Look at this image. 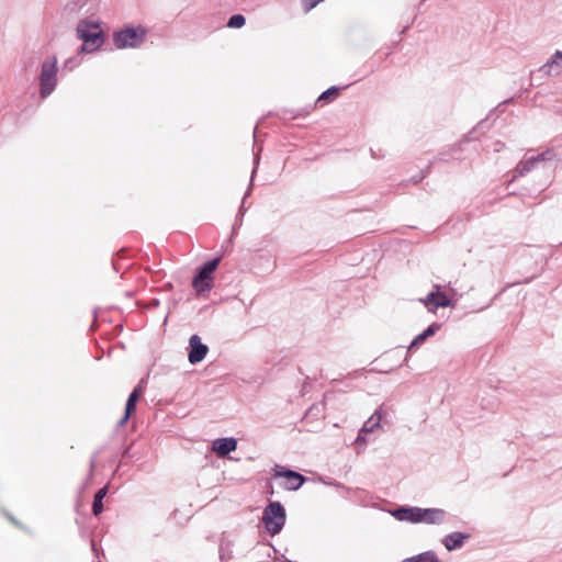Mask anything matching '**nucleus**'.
<instances>
[{"mask_svg": "<svg viewBox=\"0 0 562 562\" xmlns=\"http://www.w3.org/2000/svg\"><path fill=\"white\" fill-rule=\"evenodd\" d=\"M245 23H246V19L244 15L234 14L229 18V20L227 22V26L233 27V29H239V27L244 26Z\"/></svg>", "mask_w": 562, "mask_h": 562, "instance_id": "20", "label": "nucleus"}, {"mask_svg": "<svg viewBox=\"0 0 562 562\" xmlns=\"http://www.w3.org/2000/svg\"><path fill=\"white\" fill-rule=\"evenodd\" d=\"M221 261V258H214L212 260L206 261L203 266H201L193 278L192 286L196 291L198 294H202L205 291L211 290L210 280L212 278L213 272L216 270Z\"/></svg>", "mask_w": 562, "mask_h": 562, "instance_id": "3", "label": "nucleus"}, {"mask_svg": "<svg viewBox=\"0 0 562 562\" xmlns=\"http://www.w3.org/2000/svg\"><path fill=\"white\" fill-rule=\"evenodd\" d=\"M189 346L190 350L188 359L191 364L201 362L209 351V347L202 344L201 338L198 335H192L190 337Z\"/></svg>", "mask_w": 562, "mask_h": 562, "instance_id": "8", "label": "nucleus"}, {"mask_svg": "<svg viewBox=\"0 0 562 562\" xmlns=\"http://www.w3.org/2000/svg\"><path fill=\"white\" fill-rule=\"evenodd\" d=\"M339 90L340 89L337 87H330L318 97L317 102L326 101L331 97L338 95Z\"/></svg>", "mask_w": 562, "mask_h": 562, "instance_id": "21", "label": "nucleus"}, {"mask_svg": "<svg viewBox=\"0 0 562 562\" xmlns=\"http://www.w3.org/2000/svg\"><path fill=\"white\" fill-rule=\"evenodd\" d=\"M56 60H45L42 65L40 85L42 98H47L56 86Z\"/></svg>", "mask_w": 562, "mask_h": 562, "instance_id": "5", "label": "nucleus"}, {"mask_svg": "<svg viewBox=\"0 0 562 562\" xmlns=\"http://www.w3.org/2000/svg\"><path fill=\"white\" fill-rule=\"evenodd\" d=\"M285 519V509L279 502H271L262 514V522L271 536H276L282 530Z\"/></svg>", "mask_w": 562, "mask_h": 562, "instance_id": "2", "label": "nucleus"}, {"mask_svg": "<svg viewBox=\"0 0 562 562\" xmlns=\"http://www.w3.org/2000/svg\"><path fill=\"white\" fill-rule=\"evenodd\" d=\"M145 30L125 29L114 34L113 41L117 48L138 47L145 41Z\"/></svg>", "mask_w": 562, "mask_h": 562, "instance_id": "4", "label": "nucleus"}, {"mask_svg": "<svg viewBox=\"0 0 562 562\" xmlns=\"http://www.w3.org/2000/svg\"><path fill=\"white\" fill-rule=\"evenodd\" d=\"M151 304H153V305H158V301H157V300H154Z\"/></svg>", "mask_w": 562, "mask_h": 562, "instance_id": "25", "label": "nucleus"}, {"mask_svg": "<svg viewBox=\"0 0 562 562\" xmlns=\"http://www.w3.org/2000/svg\"><path fill=\"white\" fill-rule=\"evenodd\" d=\"M366 435H367V434L361 432V430H360V431H359V434H358V436H357V438H356V440H355V443H356L357 446H363V445H366V443H367Z\"/></svg>", "mask_w": 562, "mask_h": 562, "instance_id": "23", "label": "nucleus"}, {"mask_svg": "<svg viewBox=\"0 0 562 562\" xmlns=\"http://www.w3.org/2000/svg\"><path fill=\"white\" fill-rule=\"evenodd\" d=\"M536 164H538V162H537L535 156H532L524 161H520L516 167L517 175L518 176L527 175L535 168Z\"/></svg>", "mask_w": 562, "mask_h": 562, "instance_id": "19", "label": "nucleus"}, {"mask_svg": "<svg viewBox=\"0 0 562 562\" xmlns=\"http://www.w3.org/2000/svg\"><path fill=\"white\" fill-rule=\"evenodd\" d=\"M76 33L79 40L83 42L81 52H94L103 44V33L99 24L87 20L77 24Z\"/></svg>", "mask_w": 562, "mask_h": 562, "instance_id": "1", "label": "nucleus"}, {"mask_svg": "<svg viewBox=\"0 0 562 562\" xmlns=\"http://www.w3.org/2000/svg\"><path fill=\"white\" fill-rule=\"evenodd\" d=\"M146 380L142 379L137 386L132 391L130 394L126 405H125V414L124 416L119 420L117 425L123 426L127 423L128 418L133 414V412L136 409L137 402L139 397L143 395L145 390Z\"/></svg>", "mask_w": 562, "mask_h": 562, "instance_id": "6", "label": "nucleus"}, {"mask_svg": "<svg viewBox=\"0 0 562 562\" xmlns=\"http://www.w3.org/2000/svg\"><path fill=\"white\" fill-rule=\"evenodd\" d=\"M382 419L381 409L375 411V413L363 424L361 427V432L370 434L375 428L380 426Z\"/></svg>", "mask_w": 562, "mask_h": 562, "instance_id": "16", "label": "nucleus"}, {"mask_svg": "<svg viewBox=\"0 0 562 562\" xmlns=\"http://www.w3.org/2000/svg\"><path fill=\"white\" fill-rule=\"evenodd\" d=\"M422 512L423 508L420 507H407V506H401L396 508L392 515L403 521H409L413 524L422 522Z\"/></svg>", "mask_w": 562, "mask_h": 562, "instance_id": "9", "label": "nucleus"}, {"mask_svg": "<svg viewBox=\"0 0 562 562\" xmlns=\"http://www.w3.org/2000/svg\"><path fill=\"white\" fill-rule=\"evenodd\" d=\"M437 291L430 292L422 302L426 307H428L429 311H432L430 308V305H432L435 308L438 307H448L451 305V301L448 299V296L439 291V285H436Z\"/></svg>", "mask_w": 562, "mask_h": 562, "instance_id": "10", "label": "nucleus"}, {"mask_svg": "<svg viewBox=\"0 0 562 562\" xmlns=\"http://www.w3.org/2000/svg\"><path fill=\"white\" fill-rule=\"evenodd\" d=\"M108 493V488L106 486L100 488L95 495H94V499H93V503H92V513L98 516L102 513L103 510V498L105 497Z\"/></svg>", "mask_w": 562, "mask_h": 562, "instance_id": "17", "label": "nucleus"}, {"mask_svg": "<svg viewBox=\"0 0 562 562\" xmlns=\"http://www.w3.org/2000/svg\"><path fill=\"white\" fill-rule=\"evenodd\" d=\"M10 519L14 525L20 526L19 522L13 517H10Z\"/></svg>", "mask_w": 562, "mask_h": 562, "instance_id": "24", "label": "nucleus"}, {"mask_svg": "<svg viewBox=\"0 0 562 562\" xmlns=\"http://www.w3.org/2000/svg\"><path fill=\"white\" fill-rule=\"evenodd\" d=\"M447 513L440 508H423L422 522L440 525L445 521Z\"/></svg>", "mask_w": 562, "mask_h": 562, "instance_id": "12", "label": "nucleus"}, {"mask_svg": "<svg viewBox=\"0 0 562 562\" xmlns=\"http://www.w3.org/2000/svg\"><path fill=\"white\" fill-rule=\"evenodd\" d=\"M237 448V440L235 438H218L212 442V450L218 457H226L232 451H235Z\"/></svg>", "mask_w": 562, "mask_h": 562, "instance_id": "11", "label": "nucleus"}, {"mask_svg": "<svg viewBox=\"0 0 562 562\" xmlns=\"http://www.w3.org/2000/svg\"><path fill=\"white\" fill-rule=\"evenodd\" d=\"M468 535L462 532H452L446 536L443 540V544L448 551H452L459 549L463 546L464 540L468 538Z\"/></svg>", "mask_w": 562, "mask_h": 562, "instance_id": "14", "label": "nucleus"}, {"mask_svg": "<svg viewBox=\"0 0 562 562\" xmlns=\"http://www.w3.org/2000/svg\"><path fill=\"white\" fill-rule=\"evenodd\" d=\"M403 562H439V559L434 551H426L417 555L404 559Z\"/></svg>", "mask_w": 562, "mask_h": 562, "instance_id": "18", "label": "nucleus"}, {"mask_svg": "<svg viewBox=\"0 0 562 562\" xmlns=\"http://www.w3.org/2000/svg\"><path fill=\"white\" fill-rule=\"evenodd\" d=\"M274 475L277 477H284L286 480L284 488L288 491L299 490L306 481V477L303 476L301 473L279 467H277Z\"/></svg>", "mask_w": 562, "mask_h": 562, "instance_id": "7", "label": "nucleus"}, {"mask_svg": "<svg viewBox=\"0 0 562 562\" xmlns=\"http://www.w3.org/2000/svg\"><path fill=\"white\" fill-rule=\"evenodd\" d=\"M541 69L549 76L560 75L562 72V52L557 50Z\"/></svg>", "mask_w": 562, "mask_h": 562, "instance_id": "13", "label": "nucleus"}, {"mask_svg": "<svg viewBox=\"0 0 562 562\" xmlns=\"http://www.w3.org/2000/svg\"><path fill=\"white\" fill-rule=\"evenodd\" d=\"M440 328V325L437 323H432L430 326H428L422 334L417 335L414 340L411 342L408 350L424 344V341L435 335V333Z\"/></svg>", "mask_w": 562, "mask_h": 562, "instance_id": "15", "label": "nucleus"}, {"mask_svg": "<svg viewBox=\"0 0 562 562\" xmlns=\"http://www.w3.org/2000/svg\"><path fill=\"white\" fill-rule=\"evenodd\" d=\"M555 157V153L553 149L549 148L544 151H542L541 154L535 156L537 162H540V161H550L552 160L553 158Z\"/></svg>", "mask_w": 562, "mask_h": 562, "instance_id": "22", "label": "nucleus"}]
</instances>
